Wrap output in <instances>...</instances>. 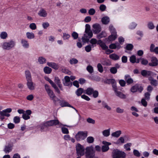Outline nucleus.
I'll return each instance as SVG.
<instances>
[{
	"label": "nucleus",
	"instance_id": "7ed1b4c3",
	"mask_svg": "<svg viewBox=\"0 0 158 158\" xmlns=\"http://www.w3.org/2000/svg\"><path fill=\"white\" fill-rule=\"evenodd\" d=\"M93 36V33L91 30L85 31V33L82 38V42L84 43L88 42Z\"/></svg>",
	"mask_w": 158,
	"mask_h": 158
},
{
	"label": "nucleus",
	"instance_id": "09e8293b",
	"mask_svg": "<svg viewBox=\"0 0 158 158\" xmlns=\"http://www.w3.org/2000/svg\"><path fill=\"white\" fill-rule=\"evenodd\" d=\"M38 61L40 64H43L46 62V60L43 57H39Z\"/></svg>",
	"mask_w": 158,
	"mask_h": 158
},
{
	"label": "nucleus",
	"instance_id": "b1692460",
	"mask_svg": "<svg viewBox=\"0 0 158 158\" xmlns=\"http://www.w3.org/2000/svg\"><path fill=\"white\" fill-rule=\"evenodd\" d=\"M38 15L41 17H45L47 16V13L44 9H41L39 11Z\"/></svg>",
	"mask_w": 158,
	"mask_h": 158
},
{
	"label": "nucleus",
	"instance_id": "c756f323",
	"mask_svg": "<svg viewBox=\"0 0 158 158\" xmlns=\"http://www.w3.org/2000/svg\"><path fill=\"white\" fill-rule=\"evenodd\" d=\"M47 65L55 69H57L59 68L58 65L55 63L53 62H48Z\"/></svg>",
	"mask_w": 158,
	"mask_h": 158
},
{
	"label": "nucleus",
	"instance_id": "ea45409f",
	"mask_svg": "<svg viewBox=\"0 0 158 158\" xmlns=\"http://www.w3.org/2000/svg\"><path fill=\"white\" fill-rule=\"evenodd\" d=\"M12 150L11 147L9 145L6 146L4 149V152L6 153H8Z\"/></svg>",
	"mask_w": 158,
	"mask_h": 158
},
{
	"label": "nucleus",
	"instance_id": "de8ad7c7",
	"mask_svg": "<svg viewBox=\"0 0 158 158\" xmlns=\"http://www.w3.org/2000/svg\"><path fill=\"white\" fill-rule=\"evenodd\" d=\"M86 70L90 73H92L94 72L93 68L90 65H88L87 66Z\"/></svg>",
	"mask_w": 158,
	"mask_h": 158
},
{
	"label": "nucleus",
	"instance_id": "f8f14e48",
	"mask_svg": "<svg viewBox=\"0 0 158 158\" xmlns=\"http://www.w3.org/2000/svg\"><path fill=\"white\" fill-rule=\"evenodd\" d=\"M117 96L122 99H125L127 98L126 95L122 92L117 90V87L114 89Z\"/></svg>",
	"mask_w": 158,
	"mask_h": 158
},
{
	"label": "nucleus",
	"instance_id": "7c9ffc66",
	"mask_svg": "<svg viewBox=\"0 0 158 158\" xmlns=\"http://www.w3.org/2000/svg\"><path fill=\"white\" fill-rule=\"evenodd\" d=\"M117 37V33H111L108 37V40L110 41L114 40Z\"/></svg>",
	"mask_w": 158,
	"mask_h": 158
},
{
	"label": "nucleus",
	"instance_id": "58836bf2",
	"mask_svg": "<svg viewBox=\"0 0 158 158\" xmlns=\"http://www.w3.org/2000/svg\"><path fill=\"white\" fill-rule=\"evenodd\" d=\"M106 33L105 31H102L101 33L97 35V37L98 39L106 37Z\"/></svg>",
	"mask_w": 158,
	"mask_h": 158
},
{
	"label": "nucleus",
	"instance_id": "774afa93",
	"mask_svg": "<svg viewBox=\"0 0 158 158\" xmlns=\"http://www.w3.org/2000/svg\"><path fill=\"white\" fill-rule=\"evenodd\" d=\"M106 9V6L104 4H102L100 6L99 9L102 11H105Z\"/></svg>",
	"mask_w": 158,
	"mask_h": 158
},
{
	"label": "nucleus",
	"instance_id": "bf43d9fd",
	"mask_svg": "<svg viewBox=\"0 0 158 158\" xmlns=\"http://www.w3.org/2000/svg\"><path fill=\"white\" fill-rule=\"evenodd\" d=\"M14 122L15 123H18L20 122V118L18 116H15L14 118Z\"/></svg>",
	"mask_w": 158,
	"mask_h": 158
},
{
	"label": "nucleus",
	"instance_id": "9b49d317",
	"mask_svg": "<svg viewBox=\"0 0 158 158\" xmlns=\"http://www.w3.org/2000/svg\"><path fill=\"white\" fill-rule=\"evenodd\" d=\"M47 93L50 98L53 101L54 103H56L57 101H60V100L56 97L53 91L52 90L47 92Z\"/></svg>",
	"mask_w": 158,
	"mask_h": 158
},
{
	"label": "nucleus",
	"instance_id": "680f3d73",
	"mask_svg": "<svg viewBox=\"0 0 158 158\" xmlns=\"http://www.w3.org/2000/svg\"><path fill=\"white\" fill-rule=\"evenodd\" d=\"M29 27L32 30H34L36 29V26L35 23H32L30 24Z\"/></svg>",
	"mask_w": 158,
	"mask_h": 158
},
{
	"label": "nucleus",
	"instance_id": "8fccbe9b",
	"mask_svg": "<svg viewBox=\"0 0 158 158\" xmlns=\"http://www.w3.org/2000/svg\"><path fill=\"white\" fill-rule=\"evenodd\" d=\"M86 141L88 143H91L94 142V139L92 136H89L87 138Z\"/></svg>",
	"mask_w": 158,
	"mask_h": 158
},
{
	"label": "nucleus",
	"instance_id": "37998d69",
	"mask_svg": "<svg viewBox=\"0 0 158 158\" xmlns=\"http://www.w3.org/2000/svg\"><path fill=\"white\" fill-rule=\"evenodd\" d=\"M124 143V139L122 137H120L117 140L116 143L117 144H120L121 143Z\"/></svg>",
	"mask_w": 158,
	"mask_h": 158
},
{
	"label": "nucleus",
	"instance_id": "1a4fd4ad",
	"mask_svg": "<svg viewBox=\"0 0 158 158\" xmlns=\"http://www.w3.org/2000/svg\"><path fill=\"white\" fill-rule=\"evenodd\" d=\"M12 111V109L10 108H8L2 111H0V115L2 116H6L7 117L10 116V114L7 113H10Z\"/></svg>",
	"mask_w": 158,
	"mask_h": 158
},
{
	"label": "nucleus",
	"instance_id": "9d476101",
	"mask_svg": "<svg viewBox=\"0 0 158 158\" xmlns=\"http://www.w3.org/2000/svg\"><path fill=\"white\" fill-rule=\"evenodd\" d=\"M102 143L103 144H104V145L102 146V151L103 152H107L109 149V145H111V143L106 142V141H103Z\"/></svg>",
	"mask_w": 158,
	"mask_h": 158
},
{
	"label": "nucleus",
	"instance_id": "cd10ccee",
	"mask_svg": "<svg viewBox=\"0 0 158 158\" xmlns=\"http://www.w3.org/2000/svg\"><path fill=\"white\" fill-rule=\"evenodd\" d=\"M110 21L109 18L108 16H105L102 19V22L103 24H107L109 23Z\"/></svg>",
	"mask_w": 158,
	"mask_h": 158
},
{
	"label": "nucleus",
	"instance_id": "412c9836",
	"mask_svg": "<svg viewBox=\"0 0 158 158\" xmlns=\"http://www.w3.org/2000/svg\"><path fill=\"white\" fill-rule=\"evenodd\" d=\"M65 81L63 82L64 85L71 86L72 85V82H70V78L69 77L66 76L64 77Z\"/></svg>",
	"mask_w": 158,
	"mask_h": 158
},
{
	"label": "nucleus",
	"instance_id": "a19ab883",
	"mask_svg": "<svg viewBox=\"0 0 158 158\" xmlns=\"http://www.w3.org/2000/svg\"><path fill=\"white\" fill-rule=\"evenodd\" d=\"M109 30L111 33H117L115 28L112 24H110V25L109 26Z\"/></svg>",
	"mask_w": 158,
	"mask_h": 158
},
{
	"label": "nucleus",
	"instance_id": "0eeeda50",
	"mask_svg": "<svg viewBox=\"0 0 158 158\" xmlns=\"http://www.w3.org/2000/svg\"><path fill=\"white\" fill-rule=\"evenodd\" d=\"M143 89L142 86L138 84H136L131 88L130 90L131 92L133 93L137 91L141 93L143 91Z\"/></svg>",
	"mask_w": 158,
	"mask_h": 158
},
{
	"label": "nucleus",
	"instance_id": "2eb2a0df",
	"mask_svg": "<svg viewBox=\"0 0 158 158\" xmlns=\"http://www.w3.org/2000/svg\"><path fill=\"white\" fill-rule=\"evenodd\" d=\"M32 112L31 110H28L23 114L22 118L25 120H27L30 118L29 115L31 114Z\"/></svg>",
	"mask_w": 158,
	"mask_h": 158
},
{
	"label": "nucleus",
	"instance_id": "0e129e2a",
	"mask_svg": "<svg viewBox=\"0 0 158 158\" xmlns=\"http://www.w3.org/2000/svg\"><path fill=\"white\" fill-rule=\"evenodd\" d=\"M61 130L62 133L64 134H68L69 133L68 129L64 127H62Z\"/></svg>",
	"mask_w": 158,
	"mask_h": 158
},
{
	"label": "nucleus",
	"instance_id": "2f4dec72",
	"mask_svg": "<svg viewBox=\"0 0 158 158\" xmlns=\"http://www.w3.org/2000/svg\"><path fill=\"white\" fill-rule=\"evenodd\" d=\"M27 37L29 39H33L35 38L34 34L32 32H27L26 33Z\"/></svg>",
	"mask_w": 158,
	"mask_h": 158
},
{
	"label": "nucleus",
	"instance_id": "4d7b16f0",
	"mask_svg": "<svg viewBox=\"0 0 158 158\" xmlns=\"http://www.w3.org/2000/svg\"><path fill=\"white\" fill-rule=\"evenodd\" d=\"M145 99L148 101L150 98V94L149 92H146L144 94Z\"/></svg>",
	"mask_w": 158,
	"mask_h": 158
},
{
	"label": "nucleus",
	"instance_id": "3c124183",
	"mask_svg": "<svg viewBox=\"0 0 158 158\" xmlns=\"http://www.w3.org/2000/svg\"><path fill=\"white\" fill-rule=\"evenodd\" d=\"M78 60L76 59L73 58L69 60V63L71 64H76L77 63Z\"/></svg>",
	"mask_w": 158,
	"mask_h": 158
},
{
	"label": "nucleus",
	"instance_id": "c03bdc74",
	"mask_svg": "<svg viewBox=\"0 0 158 158\" xmlns=\"http://www.w3.org/2000/svg\"><path fill=\"white\" fill-rule=\"evenodd\" d=\"M140 61L141 64L145 65H147L148 63V60L143 58H140Z\"/></svg>",
	"mask_w": 158,
	"mask_h": 158
},
{
	"label": "nucleus",
	"instance_id": "a18cd8bd",
	"mask_svg": "<svg viewBox=\"0 0 158 158\" xmlns=\"http://www.w3.org/2000/svg\"><path fill=\"white\" fill-rule=\"evenodd\" d=\"M133 48V45L131 44H128L126 45V46L125 48L127 50L131 51V50Z\"/></svg>",
	"mask_w": 158,
	"mask_h": 158
},
{
	"label": "nucleus",
	"instance_id": "dca6fc26",
	"mask_svg": "<svg viewBox=\"0 0 158 158\" xmlns=\"http://www.w3.org/2000/svg\"><path fill=\"white\" fill-rule=\"evenodd\" d=\"M51 126L54 125H58L59 127H61L62 126H67L66 125H64L60 123L58 119H54L50 120Z\"/></svg>",
	"mask_w": 158,
	"mask_h": 158
},
{
	"label": "nucleus",
	"instance_id": "6ab92c4d",
	"mask_svg": "<svg viewBox=\"0 0 158 158\" xmlns=\"http://www.w3.org/2000/svg\"><path fill=\"white\" fill-rule=\"evenodd\" d=\"M60 105L61 107H69L74 109L77 112H78L77 110L74 107L69 104L68 102L65 101H60Z\"/></svg>",
	"mask_w": 158,
	"mask_h": 158
},
{
	"label": "nucleus",
	"instance_id": "c9c22d12",
	"mask_svg": "<svg viewBox=\"0 0 158 158\" xmlns=\"http://www.w3.org/2000/svg\"><path fill=\"white\" fill-rule=\"evenodd\" d=\"M110 129L105 130L102 132L103 135L105 137H108L110 135Z\"/></svg>",
	"mask_w": 158,
	"mask_h": 158
},
{
	"label": "nucleus",
	"instance_id": "473e14b6",
	"mask_svg": "<svg viewBox=\"0 0 158 158\" xmlns=\"http://www.w3.org/2000/svg\"><path fill=\"white\" fill-rule=\"evenodd\" d=\"M55 82L59 86L61 90H62V85L61 84L60 80L58 77H55L54 80Z\"/></svg>",
	"mask_w": 158,
	"mask_h": 158
},
{
	"label": "nucleus",
	"instance_id": "393cba45",
	"mask_svg": "<svg viewBox=\"0 0 158 158\" xmlns=\"http://www.w3.org/2000/svg\"><path fill=\"white\" fill-rule=\"evenodd\" d=\"M25 73L27 81L32 80L31 73L29 70H26Z\"/></svg>",
	"mask_w": 158,
	"mask_h": 158
},
{
	"label": "nucleus",
	"instance_id": "e433bc0d",
	"mask_svg": "<svg viewBox=\"0 0 158 158\" xmlns=\"http://www.w3.org/2000/svg\"><path fill=\"white\" fill-rule=\"evenodd\" d=\"M8 36L7 33L5 31H3L1 32L0 37L1 39H6Z\"/></svg>",
	"mask_w": 158,
	"mask_h": 158
},
{
	"label": "nucleus",
	"instance_id": "bb28decb",
	"mask_svg": "<svg viewBox=\"0 0 158 158\" xmlns=\"http://www.w3.org/2000/svg\"><path fill=\"white\" fill-rule=\"evenodd\" d=\"M125 79L127 83L129 84L133 83V79L131 78L130 76L129 75L125 76Z\"/></svg>",
	"mask_w": 158,
	"mask_h": 158
},
{
	"label": "nucleus",
	"instance_id": "ddd939ff",
	"mask_svg": "<svg viewBox=\"0 0 158 158\" xmlns=\"http://www.w3.org/2000/svg\"><path fill=\"white\" fill-rule=\"evenodd\" d=\"M151 62L148 64V65L151 66H156L158 65V60L155 57H152L151 58Z\"/></svg>",
	"mask_w": 158,
	"mask_h": 158
},
{
	"label": "nucleus",
	"instance_id": "864d4df0",
	"mask_svg": "<svg viewBox=\"0 0 158 158\" xmlns=\"http://www.w3.org/2000/svg\"><path fill=\"white\" fill-rule=\"evenodd\" d=\"M102 104L103 106L105 108L109 110H111V108L104 101H102Z\"/></svg>",
	"mask_w": 158,
	"mask_h": 158
},
{
	"label": "nucleus",
	"instance_id": "f704fd0d",
	"mask_svg": "<svg viewBox=\"0 0 158 158\" xmlns=\"http://www.w3.org/2000/svg\"><path fill=\"white\" fill-rule=\"evenodd\" d=\"M110 58L114 60H117L119 59V56L115 53H113L110 55Z\"/></svg>",
	"mask_w": 158,
	"mask_h": 158
},
{
	"label": "nucleus",
	"instance_id": "5fc2aeb1",
	"mask_svg": "<svg viewBox=\"0 0 158 158\" xmlns=\"http://www.w3.org/2000/svg\"><path fill=\"white\" fill-rule=\"evenodd\" d=\"M97 68L98 69V70L100 72V73H102L103 71V67L102 65V64H100L99 63L97 65Z\"/></svg>",
	"mask_w": 158,
	"mask_h": 158
},
{
	"label": "nucleus",
	"instance_id": "aec40b11",
	"mask_svg": "<svg viewBox=\"0 0 158 158\" xmlns=\"http://www.w3.org/2000/svg\"><path fill=\"white\" fill-rule=\"evenodd\" d=\"M150 51L151 52L158 54V47H156L154 44H152L150 47Z\"/></svg>",
	"mask_w": 158,
	"mask_h": 158
},
{
	"label": "nucleus",
	"instance_id": "a211bd4d",
	"mask_svg": "<svg viewBox=\"0 0 158 158\" xmlns=\"http://www.w3.org/2000/svg\"><path fill=\"white\" fill-rule=\"evenodd\" d=\"M106 82L108 84H111L113 90L117 87L115 80L113 79H109L106 80Z\"/></svg>",
	"mask_w": 158,
	"mask_h": 158
},
{
	"label": "nucleus",
	"instance_id": "603ef678",
	"mask_svg": "<svg viewBox=\"0 0 158 158\" xmlns=\"http://www.w3.org/2000/svg\"><path fill=\"white\" fill-rule=\"evenodd\" d=\"M148 27L149 29L152 30L154 28L155 26L152 22H150L148 24Z\"/></svg>",
	"mask_w": 158,
	"mask_h": 158
},
{
	"label": "nucleus",
	"instance_id": "39448f33",
	"mask_svg": "<svg viewBox=\"0 0 158 158\" xmlns=\"http://www.w3.org/2000/svg\"><path fill=\"white\" fill-rule=\"evenodd\" d=\"M113 158H125L126 155L123 152H122L117 150H114L112 153Z\"/></svg>",
	"mask_w": 158,
	"mask_h": 158
},
{
	"label": "nucleus",
	"instance_id": "a878e982",
	"mask_svg": "<svg viewBox=\"0 0 158 158\" xmlns=\"http://www.w3.org/2000/svg\"><path fill=\"white\" fill-rule=\"evenodd\" d=\"M148 80L150 81V84L155 86H156L158 84L156 80L154 79L153 77H150L148 78Z\"/></svg>",
	"mask_w": 158,
	"mask_h": 158
},
{
	"label": "nucleus",
	"instance_id": "69168bd1",
	"mask_svg": "<svg viewBox=\"0 0 158 158\" xmlns=\"http://www.w3.org/2000/svg\"><path fill=\"white\" fill-rule=\"evenodd\" d=\"M130 61L133 63H134L136 62V57L134 55H132L130 57Z\"/></svg>",
	"mask_w": 158,
	"mask_h": 158
},
{
	"label": "nucleus",
	"instance_id": "c85d7f7f",
	"mask_svg": "<svg viewBox=\"0 0 158 158\" xmlns=\"http://www.w3.org/2000/svg\"><path fill=\"white\" fill-rule=\"evenodd\" d=\"M121 133V131L120 130H118L113 132L111 134V135L112 137L118 138L120 136Z\"/></svg>",
	"mask_w": 158,
	"mask_h": 158
},
{
	"label": "nucleus",
	"instance_id": "72a5a7b5",
	"mask_svg": "<svg viewBox=\"0 0 158 158\" xmlns=\"http://www.w3.org/2000/svg\"><path fill=\"white\" fill-rule=\"evenodd\" d=\"M85 92L86 94L90 95L92 94L93 92H94V90L92 88L89 87L85 90Z\"/></svg>",
	"mask_w": 158,
	"mask_h": 158
},
{
	"label": "nucleus",
	"instance_id": "423d86ee",
	"mask_svg": "<svg viewBox=\"0 0 158 158\" xmlns=\"http://www.w3.org/2000/svg\"><path fill=\"white\" fill-rule=\"evenodd\" d=\"M94 148L92 146L87 147L85 148V156L86 158H93L94 156L93 152Z\"/></svg>",
	"mask_w": 158,
	"mask_h": 158
},
{
	"label": "nucleus",
	"instance_id": "13d9d810",
	"mask_svg": "<svg viewBox=\"0 0 158 158\" xmlns=\"http://www.w3.org/2000/svg\"><path fill=\"white\" fill-rule=\"evenodd\" d=\"M131 143H127L126 144H125L124 145V148L125 149H126L127 151H130L131 150V149L130 148V147L131 146Z\"/></svg>",
	"mask_w": 158,
	"mask_h": 158
},
{
	"label": "nucleus",
	"instance_id": "e2e57ef3",
	"mask_svg": "<svg viewBox=\"0 0 158 158\" xmlns=\"http://www.w3.org/2000/svg\"><path fill=\"white\" fill-rule=\"evenodd\" d=\"M136 26V23L135 22H132L130 25L129 27L131 29H133L135 28Z\"/></svg>",
	"mask_w": 158,
	"mask_h": 158
},
{
	"label": "nucleus",
	"instance_id": "5701e85b",
	"mask_svg": "<svg viewBox=\"0 0 158 158\" xmlns=\"http://www.w3.org/2000/svg\"><path fill=\"white\" fill-rule=\"evenodd\" d=\"M109 47L111 49H115L116 48L119 49L121 48V46L118 43H116L114 44H110L109 45Z\"/></svg>",
	"mask_w": 158,
	"mask_h": 158
},
{
	"label": "nucleus",
	"instance_id": "20e7f679",
	"mask_svg": "<svg viewBox=\"0 0 158 158\" xmlns=\"http://www.w3.org/2000/svg\"><path fill=\"white\" fill-rule=\"evenodd\" d=\"M77 153L78 156H81L85 154V149L83 146L80 143L77 144L76 145Z\"/></svg>",
	"mask_w": 158,
	"mask_h": 158
},
{
	"label": "nucleus",
	"instance_id": "4468645a",
	"mask_svg": "<svg viewBox=\"0 0 158 158\" xmlns=\"http://www.w3.org/2000/svg\"><path fill=\"white\" fill-rule=\"evenodd\" d=\"M27 85L30 90H33L35 88V84L32 81V80L27 81Z\"/></svg>",
	"mask_w": 158,
	"mask_h": 158
},
{
	"label": "nucleus",
	"instance_id": "f3484780",
	"mask_svg": "<svg viewBox=\"0 0 158 158\" xmlns=\"http://www.w3.org/2000/svg\"><path fill=\"white\" fill-rule=\"evenodd\" d=\"M141 74L143 77H147V76L153 75V73L150 71L143 70L141 72Z\"/></svg>",
	"mask_w": 158,
	"mask_h": 158
},
{
	"label": "nucleus",
	"instance_id": "79ce46f5",
	"mask_svg": "<svg viewBox=\"0 0 158 158\" xmlns=\"http://www.w3.org/2000/svg\"><path fill=\"white\" fill-rule=\"evenodd\" d=\"M44 73L46 74H49L52 71V69L47 66L45 67L44 69Z\"/></svg>",
	"mask_w": 158,
	"mask_h": 158
},
{
	"label": "nucleus",
	"instance_id": "6e6d98bb",
	"mask_svg": "<svg viewBox=\"0 0 158 158\" xmlns=\"http://www.w3.org/2000/svg\"><path fill=\"white\" fill-rule=\"evenodd\" d=\"M141 102L142 105L144 107H146L147 106V102L146 101V99L144 98H143L141 99Z\"/></svg>",
	"mask_w": 158,
	"mask_h": 158
},
{
	"label": "nucleus",
	"instance_id": "49530a36",
	"mask_svg": "<svg viewBox=\"0 0 158 158\" xmlns=\"http://www.w3.org/2000/svg\"><path fill=\"white\" fill-rule=\"evenodd\" d=\"M90 42L92 44V46L94 47L96 46L95 45L97 43V40L95 38H92L90 40Z\"/></svg>",
	"mask_w": 158,
	"mask_h": 158
},
{
	"label": "nucleus",
	"instance_id": "338daca9",
	"mask_svg": "<svg viewBox=\"0 0 158 158\" xmlns=\"http://www.w3.org/2000/svg\"><path fill=\"white\" fill-rule=\"evenodd\" d=\"M70 36V35L66 33H63V38L64 40L68 39Z\"/></svg>",
	"mask_w": 158,
	"mask_h": 158
},
{
	"label": "nucleus",
	"instance_id": "6e6552de",
	"mask_svg": "<svg viewBox=\"0 0 158 158\" xmlns=\"http://www.w3.org/2000/svg\"><path fill=\"white\" fill-rule=\"evenodd\" d=\"M93 29V31L94 34H97L100 32L102 28L101 26L98 23H95L92 26Z\"/></svg>",
	"mask_w": 158,
	"mask_h": 158
},
{
	"label": "nucleus",
	"instance_id": "f257e3e1",
	"mask_svg": "<svg viewBox=\"0 0 158 158\" xmlns=\"http://www.w3.org/2000/svg\"><path fill=\"white\" fill-rule=\"evenodd\" d=\"M16 45V42L13 40L7 41H4L1 44L2 48L4 50H10L14 48Z\"/></svg>",
	"mask_w": 158,
	"mask_h": 158
},
{
	"label": "nucleus",
	"instance_id": "4be33fe9",
	"mask_svg": "<svg viewBox=\"0 0 158 158\" xmlns=\"http://www.w3.org/2000/svg\"><path fill=\"white\" fill-rule=\"evenodd\" d=\"M21 44L23 47L25 48H27L29 47V45L28 41L24 39L21 40Z\"/></svg>",
	"mask_w": 158,
	"mask_h": 158
},
{
	"label": "nucleus",
	"instance_id": "052dcab7",
	"mask_svg": "<svg viewBox=\"0 0 158 158\" xmlns=\"http://www.w3.org/2000/svg\"><path fill=\"white\" fill-rule=\"evenodd\" d=\"M110 72L112 74H115L117 72L116 68L114 67H111L110 69Z\"/></svg>",
	"mask_w": 158,
	"mask_h": 158
},
{
	"label": "nucleus",
	"instance_id": "f03ea898",
	"mask_svg": "<svg viewBox=\"0 0 158 158\" xmlns=\"http://www.w3.org/2000/svg\"><path fill=\"white\" fill-rule=\"evenodd\" d=\"M87 131H79L75 135V138L77 141L84 140L87 136Z\"/></svg>",
	"mask_w": 158,
	"mask_h": 158
},
{
	"label": "nucleus",
	"instance_id": "4c0bfd02",
	"mask_svg": "<svg viewBox=\"0 0 158 158\" xmlns=\"http://www.w3.org/2000/svg\"><path fill=\"white\" fill-rule=\"evenodd\" d=\"M84 89L82 88H79L76 91L75 93L77 96H80L83 93Z\"/></svg>",
	"mask_w": 158,
	"mask_h": 158
}]
</instances>
